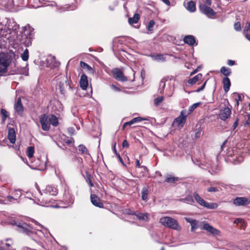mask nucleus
Returning a JSON list of instances; mask_svg holds the SVG:
<instances>
[{"label":"nucleus","mask_w":250,"mask_h":250,"mask_svg":"<svg viewBox=\"0 0 250 250\" xmlns=\"http://www.w3.org/2000/svg\"><path fill=\"white\" fill-rule=\"evenodd\" d=\"M233 98L235 100H237L238 101L241 100V96L236 93H234L233 94Z\"/></svg>","instance_id":"nucleus-49"},{"label":"nucleus","mask_w":250,"mask_h":250,"mask_svg":"<svg viewBox=\"0 0 250 250\" xmlns=\"http://www.w3.org/2000/svg\"><path fill=\"white\" fill-rule=\"evenodd\" d=\"M4 246V245L7 247V250H14V249L12 248V246L13 244V242L11 239H7L6 240V243L2 244Z\"/></svg>","instance_id":"nucleus-32"},{"label":"nucleus","mask_w":250,"mask_h":250,"mask_svg":"<svg viewBox=\"0 0 250 250\" xmlns=\"http://www.w3.org/2000/svg\"><path fill=\"white\" fill-rule=\"evenodd\" d=\"M160 223L166 227H167L176 230H180L181 227L177 221L169 216H165L160 218Z\"/></svg>","instance_id":"nucleus-3"},{"label":"nucleus","mask_w":250,"mask_h":250,"mask_svg":"<svg viewBox=\"0 0 250 250\" xmlns=\"http://www.w3.org/2000/svg\"><path fill=\"white\" fill-rule=\"evenodd\" d=\"M15 110L19 114H21L23 111V106L21 104V99L19 98L14 105Z\"/></svg>","instance_id":"nucleus-21"},{"label":"nucleus","mask_w":250,"mask_h":250,"mask_svg":"<svg viewBox=\"0 0 250 250\" xmlns=\"http://www.w3.org/2000/svg\"><path fill=\"white\" fill-rule=\"evenodd\" d=\"M186 8L191 12H194L196 10L195 3L192 0L188 2Z\"/></svg>","instance_id":"nucleus-28"},{"label":"nucleus","mask_w":250,"mask_h":250,"mask_svg":"<svg viewBox=\"0 0 250 250\" xmlns=\"http://www.w3.org/2000/svg\"><path fill=\"white\" fill-rule=\"evenodd\" d=\"M185 219L186 221L187 222L189 223L190 224H191L193 222V221L195 220V219H193L189 217H186Z\"/></svg>","instance_id":"nucleus-56"},{"label":"nucleus","mask_w":250,"mask_h":250,"mask_svg":"<svg viewBox=\"0 0 250 250\" xmlns=\"http://www.w3.org/2000/svg\"><path fill=\"white\" fill-rule=\"evenodd\" d=\"M193 196L196 201L201 206L209 209H215L218 207V204L215 203H208L203 199L197 193H193Z\"/></svg>","instance_id":"nucleus-8"},{"label":"nucleus","mask_w":250,"mask_h":250,"mask_svg":"<svg viewBox=\"0 0 250 250\" xmlns=\"http://www.w3.org/2000/svg\"><path fill=\"white\" fill-rule=\"evenodd\" d=\"M47 157L45 156H41L40 158H38L34 162H31V165H28L29 166L35 169L42 170L46 165Z\"/></svg>","instance_id":"nucleus-6"},{"label":"nucleus","mask_w":250,"mask_h":250,"mask_svg":"<svg viewBox=\"0 0 250 250\" xmlns=\"http://www.w3.org/2000/svg\"><path fill=\"white\" fill-rule=\"evenodd\" d=\"M230 114L231 110L227 107L221 110L219 116L221 120L225 121L230 116Z\"/></svg>","instance_id":"nucleus-16"},{"label":"nucleus","mask_w":250,"mask_h":250,"mask_svg":"<svg viewBox=\"0 0 250 250\" xmlns=\"http://www.w3.org/2000/svg\"><path fill=\"white\" fill-rule=\"evenodd\" d=\"M178 180L177 178H175L171 175H167L166 178V182L167 183H174Z\"/></svg>","instance_id":"nucleus-39"},{"label":"nucleus","mask_w":250,"mask_h":250,"mask_svg":"<svg viewBox=\"0 0 250 250\" xmlns=\"http://www.w3.org/2000/svg\"><path fill=\"white\" fill-rule=\"evenodd\" d=\"M234 64H235V61H232V60H228V65H229L230 66H232V65H233Z\"/></svg>","instance_id":"nucleus-59"},{"label":"nucleus","mask_w":250,"mask_h":250,"mask_svg":"<svg viewBox=\"0 0 250 250\" xmlns=\"http://www.w3.org/2000/svg\"><path fill=\"white\" fill-rule=\"evenodd\" d=\"M43 194H41V196L39 198V201L41 205L42 206H50L48 205L50 203V200L46 199L48 195L56 196L58 194V189L53 185H47L43 190Z\"/></svg>","instance_id":"nucleus-2"},{"label":"nucleus","mask_w":250,"mask_h":250,"mask_svg":"<svg viewBox=\"0 0 250 250\" xmlns=\"http://www.w3.org/2000/svg\"><path fill=\"white\" fill-rule=\"evenodd\" d=\"M74 142V139L72 138H67L65 140V143L66 144L70 145V146H71L72 144H73Z\"/></svg>","instance_id":"nucleus-47"},{"label":"nucleus","mask_w":250,"mask_h":250,"mask_svg":"<svg viewBox=\"0 0 250 250\" xmlns=\"http://www.w3.org/2000/svg\"><path fill=\"white\" fill-rule=\"evenodd\" d=\"M199 222L196 220H194L193 222L190 224L191 227V231H194L195 229L198 228Z\"/></svg>","instance_id":"nucleus-40"},{"label":"nucleus","mask_w":250,"mask_h":250,"mask_svg":"<svg viewBox=\"0 0 250 250\" xmlns=\"http://www.w3.org/2000/svg\"><path fill=\"white\" fill-rule=\"evenodd\" d=\"M112 73L114 77L118 81L124 82L127 80V78L124 76L123 73L118 68L113 69Z\"/></svg>","instance_id":"nucleus-11"},{"label":"nucleus","mask_w":250,"mask_h":250,"mask_svg":"<svg viewBox=\"0 0 250 250\" xmlns=\"http://www.w3.org/2000/svg\"><path fill=\"white\" fill-rule=\"evenodd\" d=\"M165 3H166L167 5H170V2L169 0H162Z\"/></svg>","instance_id":"nucleus-62"},{"label":"nucleus","mask_w":250,"mask_h":250,"mask_svg":"<svg viewBox=\"0 0 250 250\" xmlns=\"http://www.w3.org/2000/svg\"><path fill=\"white\" fill-rule=\"evenodd\" d=\"M110 87L112 90H113L114 91H121V89L119 87H117L116 85H115L114 84L110 85Z\"/></svg>","instance_id":"nucleus-53"},{"label":"nucleus","mask_w":250,"mask_h":250,"mask_svg":"<svg viewBox=\"0 0 250 250\" xmlns=\"http://www.w3.org/2000/svg\"><path fill=\"white\" fill-rule=\"evenodd\" d=\"M166 79L165 78H163L161 80L160 83V86L162 87V90L164 89L165 87V82Z\"/></svg>","instance_id":"nucleus-52"},{"label":"nucleus","mask_w":250,"mask_h":250,"mask_svg":"<svg viewBox=\"0 0 250 250\" xmlns=\"http://www.w3.org/2000/svg\"><path fill=\"white\" fill-rule=\"evenodd\" d=\"M24 31V35L26 36L25 41L23 42L24 44L26 46H29L32 43V40L33 38V35L32 31L33 29H31L29 26H26Z\"/></svg>","instance_id":"nucleus-9"},{"label":"nucleus","mask_w":250,"mask_h":250,"mask_svg":"<svg viewBox=\"0 0 250 250\" xmlns=\"http://www.w3.org/2000/svg\"><path fill=\"white\" fill-rule=\"evenodd\" d=\"M23 61H27L29 58V51L27 49H25L21 56Z\"/></svg>","instance_id":"nucleus-34"},{"label":"nucleus","mask_w":250,"mask_h":250,"mask_svg":"<svg viewBox=\"0 0 250 250\" xmlns=\"http://www.w3.org/2000/svg\"><path fill=\"white\" fill-rule=\"evenodd\" d=\"M67 8H68L67 7H62V8H58V10H61V11H64L65 10H67Z\"/></svg>","instance_id":"nucleus-63"},{"label":"nucleus","mask_w":250,"mask_h":250,"mask_svg":"<svg viewBox=\"0 0 250 250\" xmlns=\"http://www.w3.org/2000/svg\"><path fill=\"white\" fill-rule=\"evenodd\" d=\"M145 120V119L142 118L140 117H136V118H134L133 119H132V120L134 124H135L136 123H137V122H139L144 121Z\"/></svg>","instance_id":"nucleus-48"},{"label":"nucleus","mask_w":250,"mask_h":250,"mask_svg":"<svg viewBox=\"0 0 250 250\" xmlns=\"http://www.w3.org/2000/svg\"><path fill=\"white\" fill-rule=\"evenodd\" d=\"M181 200L183 202L189 204H192L193 203H194L193 199L192 198V196L191 195H188L185 198L182 199Z\"/></svg>","instance_id":"nucleus-37"},{"label":"nucleus","mask_w":250,"mask_h":250,"mask_svg":"<svg viewBox=\"0 0 250 250\" xmlns=\"http://www.w3.org/2000/svg\"><path fill=\"white\" fill-rule=\"evenodd\" d=\"M223 84H224V89L226 92H227L229 89L230 86V81L229 78L225 77L223 79Z\"/></svg>","instance_id":"nucleus-26"},{"label":"nucleus","mask_w":250,"mask_h":250,"mask_svg":"<svg viewBox=\"0 0 250 250\" xmlns=\"http://www.w3.org/2000/svg\"><path fill=\"white\" fill-rule=\"evenodd\" d=\"M163 99L164 98L162 96H160L156 98L154 100L155 105H158L160 103H161L163 101Z\"/></svg>","instance_id":"nucleus-46"},{"label":"nucleus","mask_w":250,"mask_h":250,"mask_svg":"<svg viewBox=\"0 0 250 250\" xmlns=\"http://www.w3.org/2000/svg\"><path fill=\"white\" fill-rule=\"evenodd\" d=\"M34 153V147L33 146H29L27 148L26 154L29 159L30 163L32 161Z\"/></svg>","instance_id":"nucleus-27"},{"label":"nucleus","mask_w":250,"mask_h":250,"mask_svg":"<svg viewBox=\"0 0 250 250\" xmlns=\"http://www.w3.org/2000/svg\"><path fill=\"white\" fill-rule=\"evenodd\" d=\"M128 146H129V144H128V142L126 140H124L123 143V146L124 147H128Z\"/></svg>","instance_id":"nucleus-57"},{"label":"nucleus","mask_w":250,"mask_h":250,"mask_svg":"<svg viewBox=\"0 0 250 250\" xmlns=\"http://www.w3.org/2000/svg\"><path fill=\"white\" fill-rule=\"evenodd\" d=\"M47 62L52 67H58L60 63L56 61L54 57H50L47 59Z\"/></svg>","instance_id":"nucleus-23"},{"label":"nucleus","mask_w":250,"mask_h":250,"mask_svg":"<svg viewBox=\"0 0 250 250\" xmlns=\"http://www.w3.org/2000/svg\"><path fill=\"white\" fill-rule=\"evenodd\" d=\"M217 190H218L214 187H210L208 189V192H215Z\"/></svg>","instance_id":"nucleus-58"},{"label":"nucleus","mask_w":250,"mask_h":250,"mask_svg":"<svg viewBox=\"0 0 250 250\" xmlns=\"http://www.w3.org/2000/svg\"><path fill=\"white\" fill-rule=\"evenodd\" d=\"M211 2L210 0H207L206 3L205 4H206L207 6H209V5H211Z\"/></svg>","instance_id":"nucleus-60"},{"label":"nucleus","mask_w":250,"mask_h":250,"mask_svg":"<svg viewBox=\"0 0 250 250\" xmlns=\"http://www.w3.org/2000/svg\"><path fill=\"white\" fill-rule=\"evenodd\" d=\"M8 138L11 143L14 144L15 143L16 136L15 129L13 128H8Z\"/></svg>","instance_id":"nucleus-20"},{"label":"nucleus","mask_w":250,"mask_h":250,"mask_svg":"<svg viewBox=\"0 0 250 250\" xmlns=\"http://www.w3.org/2000/svg\"><path fill=\"white\" fill-rule=\"evenodd\" d=\"M142 199L143 200H146L147 198L148 191L146 188L145 187L143 188L142 192Z\"/></svg>","instance_id":"nucleus-33"},{"label":"nucleus","mask_w":250,"mask_h":250,"mask_svg":"<svg viewBox=\"0 0 250 250\" xmlns=\"http://www.w3.org/2000/svg\"><path fill=\"white\" fill-rule=\"evenodd\" d=\"M10 29L0 23V38H5L8 39L10 37Z\"/></svg>","instance_id":"nucleus-14"},{"label":"nucleus","mask_w":250,"mask_h":250,"mask_svg":"<svg viewBox=\"0 0 250 250\" xmlns=\"http://www.w3.org/2000/svg\"><path fill=\"white\" fill-rule=\"evenodd\" d=\"M203 229L209 232L214 236H220V231L219 230L213 228L208 223H205L203 226Z\"/></svg>","instance_id":"nucleus-12"},{"label":"nucleus","mask_w":250,"mask_h":250,"mask_svg":"<svg viewBox=\"0 0 250 250\" xmlns=\"http://www.w3.org/2000/svg\"><path fill=\"white\" fill-rule=\"evenodd\" d=\"M10 63V60L7 54L0 53V75L7 71L8 66Z\"/></svg>","instance_id":"nucleus-7"},{"label":"nucleus","mask_w":250,"mask_h":250,"mask_svg":"<svg viewBox=\"0 0 250 250\" xmlns=\"http://www.w3.org/2000/svg\"><path fill=\"white\" fill-rule=\"evenodd\" d=\"M80 65L82 68L87 70L90 74H93L94 73L93 68L86 63L81 61L80 62Z\"/></svg>","instance_id":"nucleus-25"},{"label":"nucleus","mask_w":250,"mask_h":250,"mask_svg":"<svg viewBox=\"0 0 250 250\" xmlns=\"http://www.w3.org/2000/svg\"><path fill=\"white\" fill-rule=\"evenodd\" d=\"M90 199L91 203L95 206L103 208V204L101 202L100 199L95 194H91Z\"/></svg>","instance_id":"nucleus-17"},{"label":"nucleus","mask_w":250,"mask_h":250,"mask_svg":"<svg viewBox=\"0 0 250 250\" xmlns=\"http://www.w3.org/2000/svg\"><path fill=\"white\" fill-rule=\"evenodd\" d=\"M136 216L139 220L146 222L149 220V214L147 213H138L136 214Z\"/></svg>","instance_id":"nucleus-22"},{"label":"nucleus","mask_w":250,"mask_h":250,"mask_svg":"<svg viewBox=\"0 0 250 250\" xmlns=\"http://www.w3.org/2000/svg\"><path fill=\"white\" fill-rule=\"evenodd\" d=\"M79 151L83 154L89 155L87 149L83 145H81L79 146Z\"/></svg>","instance_id":"nucleus-36"},{"label":"nucleus","mask_w":250,"mask_h":250,"mask_svg":"<svg viewBox=\"0 0 250 250\" xmlns=\"http://www.w3.org/2000/svg\"><path fill=\"white\" fill-rule=\"evenodd\" d=\"M0 112H1V115L3 116L2 118V120L3 122H4L6 120V118L8 116V113L7 111L4 109H1Z\"/></svg>","instance_id":"nucleus-41"},{"label":"nucleus","mask_w":250,"mask_h":250,"mask_svg":"<svg viewBox=\"0 0 250 250\" xmlns=\"http://www.w3.org/2000/svg\"><path fill=\"white\" fill-rule=\"evenodd\" d=\"M220 72L226 76L229 75L231 73L230 69L225 66H223L221 68Z\"/></svg>","instance_id":"nucleus-35"},{"label":"nucleus","mask_w":250,"mask_h":250,"mask_svg":"<svg viewBox=\"0 0 250 250\" xmlns=\"http://www.w3.org/2000/svg\"><path fill=\"white\" fill-rule=\"evenodd\" d=\"M8 222L10 225L17 226V228H19V230L20 232L25 233L29 236L36 233L39 234V235L41 237V234H44V233L41 230L38 229L35 231V229L32 227L22 220L11 218L9 220Z\"/></svg>","instance_id":"nucleus-1"},{"label":"nucleus","mask_w":250,"mask_h":250,"mask_svg":"<svg viewBox=\"0 0 250 250\" xmlns=\"http://www.w3.org/2000/svg\"><path fill=\"white\" fill-rule=\"evenodd\" d=\"M184 42L185 43L191 46L196 45L197 44L194 37L192 35L186 36L184 38Z\"/></svg>","instance_id":"nucleus-18"},{"label":"nucleus","mask_w":250,"mask_h":250,"mask_svg":"<svg viewBox=\"0 0 250 250\" xmlns=\"http://www.w3.org/2000/svg\"><path fill=\"white\" fill-rule=\"evenodd\" d=\"M154 24H155V22L153 20L150 21L147 25V29L150 31H152Z\"/></svg>","instance_id":"nucleus-43"},{"label":"nucleus","mask_w":250,"mask_h":250,"mask_svg":"<svg viewBox=\"0 0 250 250\" xmlns=\"http://www.w3.org/2000/svg\"><path fill=\"white\" fill-rule=\"evenodd\" d=\"M49 124H51L53 126H56L58 125V118L54 115H51L48 116Z\"/></svg>","instance_id":"nucleus-29"},{"label":"nucleus","mask_w":250,"mask_h":250,"mask_svg":"<svg viewBox=\"0 0 250 250\" xmlns=\"http://www.w3.org/2000/svg\"><path fill=\"white\" fill-rule=\"evenodd\" d=\"M234 28L235 30L238 31H240L241 30V24L239 22H237L235 23L234 25Z\"/></svg>","instance_id":"nucleus-50"},{"label":"nucleus","mask_w":250,"mask_h":250,"mask_svg":"<svg viewBox=\"0 0 250 250\" xmlns=\"http://www.w3.org/2000/svg\"><path fill=\"white\" fill-rule=\"evenodd\" d=\"M154 60L158 61H164L165 60L164 55L160 54H157V55L155 56L154 57Z\"/></svg>","instance_id":"nucleus-45"},{"label":"nucleus","mask_w":250,"mask_h":250,"mask_svg":"<svg viewBox=\"0 0 250 250\" xmlns=\"http://www.w3.org/2000/svg\"><path fill=\"white\" fill-rule=\"evenodd\" d=\"M187 118V114L186 110H183L181 111L180 115L175 118L172 123L173 127L181 129L182 128L186 122Z\"/></svg>","instance_id":"nucleus-5"},{"label":"nucleus","mask_w":250,"mask_h":250,"mask_svg":"<svg viewBox=\"0 0 250 250\" xmlns=\"http://www.w3.org/2000/svg\"><path fill=\"white\" fill-rule=\"evenodd\" d=\"M140 19V15L138 14H135L132 18L128 19V22L130 24H133L138 22Z\"/></svg>","instance_id":"nucleus-30"},{"label":"nucleus","mask_w":250,"mask_h":250,"mask_svg":"<svg viewBox=\"0 0 250 250\" xmlns=\"http://www.w3.org/2000/svg\"><path fill=\"white\" fill-rule=\"evenodd\" d=\"M200 104V103H197L193 104L191 106H190L188 110L190 113L192 112L195 108H196Z\"/></svg>","instance_id":"nucleus-44"},{"label":"nucleus","mask_w":250,"mask_h":250,"mask_svg":"<svg viewBox=\"0 0 250 250\" xmlns=\"http://www.w3.org/2000/svg\"><path fill=\"white\" fill-rule=\"evenodd\" d=\"M233 202L236 206H245L250 203V200L245 197H237L233 200Z\"/></svg>","instance_id":"nucleus-15"},{"label":"nucleus","mask_w":250,"mask_h":250,"mask_svg":"<svg viewBox=\"0 0 250 250\" xmlns=\"http://www.w3.org/2000/svg\"><path fill=\"white\" fill-rule=\"evenodd\" d=\"M202 78V75L201 73L198 74L193 78L190 79L188 81V83L190 84H194Z\"/></svg>","instance_id":"nucleus-31"},{"label":"nucleus","mask_w":250,"mask_h":250,"mask_svg":"<svg viewBox=\"0 0 250 250\" xmlns=\"http://www.w3.org/2000/svg\"><path fill=\"white\" fill-rule=\"evenodd\" d=\"M88 80L87 76L83 74L81 77L80 81V87L83 90H86L88 86Z\"/></svg>","instance_id":"nucleus-19"},{"label":"nucleus","mask_w":250,"mask_h":250,"mask_svg":"<svg viewBox=\"0 0 250 250\" xmlns=\"http://www.w3.org/2000/svg\"><path fill=\"white\" fill-rule=\"evenodd\" d=\"M21 195V192L20 190H16L15 191V195L14 197L11 196H7V198L8 199H14L17 200L18 198H19Z\"/></svg>","instance_id":"nucleus-38"},{"label":"nucleus","mask_w":250,"mask_h":250,"mask_svg":"<svg viewBox=\"0 0 250 250\" xmlns=\"http://www.w3.org/2000/svg\"><path fill=\"white\" fill-rule=\"evenodd\" d=\"M200 9L202 13L207 15L208 17L214 16L215 15V13L213 10L205 4H201L200 5Z\"/></svg>","instance_id":"nucleus-13"},{"label":"nucleus","mask_w":250,"mask_h":250,"mask_svg":"<svg viewBox=\"0 0 250 250\" xmlns=\"http://www.w3.org/2000/svg\"><path fill=\"white\" fill-rule=\"evenodd\" d=\"M133 124H134V123L132 120L131 121H130L129 122H125L123 125V129L125 128V127L126 125H132Z\"/></svg>","instance_id":"nucleus-54"},{"label":"nucleus","mask_w":250,"mask_h":250,"mask_svg":"<svg viewBox=\"0 0 250 250\" xmlns=\"http://www.w3.org/2000/svg\"><path fill=\"white\" fill-rule=\"evenodd\" d=\"M250 22H247L244 30L243 33L245 36L246 38L250 41Z\"/></svg>","instance_id":"nucleus-24"},{"label":"nucleus","mask_w":250,"mask_h":250,"mask_svg":"<svg viewBox=\"0 0 250 250\" xmlns=\"http://www.w3.org/2000/svg\"><path fill=\"white\" fill-rule=\"evenodd\" d=\"M238 125V121H236L234 122V123L233 124V129H234Z\"/></svg>","instance_id":"nucleus-61"},{"label":"nucleus","mask_w":250,"mask_h":250,"mask_svg":"<svg viewBox=\"0 0 250 250\" xmlns=\"http://www.w3.org/2000/svg\"><path fill=\"white\" fill-rule=\"evenodd\" d=\"M200 135V132L199 131L197 132L195 134V137L197 138L199 137Z\"/></svg>","instance_id":"nucleus-64"},{"label":"nucleus","mask_w":250,"mask_h":250,"mask_svg":"<svg viewBox=\"0 0 250 250\" xmlns=\"http://www.w3.org/2000/svg\"><path fill=\"white\" fill-rule=\"evenodd\" d=\"M58 81L56 88L59 90L62 94L64 95L67 90L72 89L71 82L68 81L67 78L65 76H61L58 78Z\"/></svg>","instance_id":"nucleus-4"},{"label":"nucleus","mask_w":250,"mask_h":250,"mask_svg":"<svg viewBox=\"0 0 250 250\" xmlns=\"http://www.w3.org/2000/svg\"><path fill=\"white\" fill-rule=\"evenodd\" d=\"M233 160L235 161L234 163L235 164L239 163L243 161V157L242 156L237 157L236 156V159H234Z\"/></svg>","instance_id":"nucleus-51"},{"label":"nucleus","mask_w":250,"mask_h":250,"mask_svg":"<svg viewBox=\"0 0 250 250\" xmlns=\"http://www.w3.org/2000/svg\"><path fill=\"white\" fill-rule=\"evenodd\" d=\"M234 223L236 225H239L240 224H243V227H246V224L243 219L241 218H237L235 219L234 221Z\"/></svg>","instance_id":"nucleus-42"},{"label":"nucleus","mask_w":250,"mask_h":250,"mask_svg":"<svg viewBox=\"0 0 250 250\" xmlns=\"http://www.w3.org/2000/svg\"><path fill=\"white\" fill-rule=\"evenodd\" d=\"M40 122L42 125V128L43 130L48 131L50 129L48 116L45 114L42 115L40 117Z\"/></svg>","instance_id":"nucleus-10"},{"label":"nucleus","mask_w":250,"mask_h":250,"mask_svg":"<svg viewBox=\"0 0 250 250\" xmlns=\"http://www.w3.org/2000/svg\"><path fill=\"white\" fill-rule=\"evenodd\" d=\"M207 83V81H206L202 85L201 87H200V88H198L197 90H196V92H199L202 90H203L204 89V88H205V86L206 85V84Z\"/></svg>","instance_id":"nucleus-55"}]
</instances>
